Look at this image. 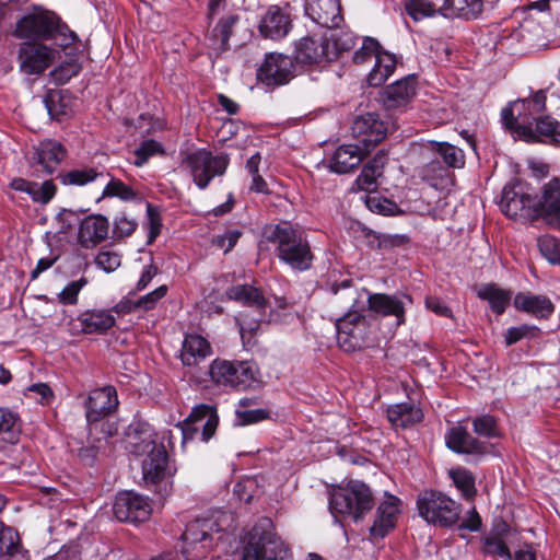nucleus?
I'll return each instance as SVG.
<instances>
[{
	"mask_svg": "<svg viewBox=\"0 0 560 560\" xmlns=\"http://www.w3.org/2000/svg\"><path fill=\"white\" fill-rule=\"evenodd\" d=\"M57 187L52 180H45L42 184L31 182L27 194L32 200L42 205L48 203L56 195Z\"/></svg>",
	"mask_w": 560,
	"mask_h": 560,
	"instance_id": "603ef678",
	"label": "nucleus"
},
{
	"mask_svg": "<svg viewBox=\"0 0 560 560\" xmlns=\"http://www.w3.org/2000/svg\"><path fill=\"white\" fill-rule=\"evenodd\" d=\"M226 296L229 300L241 303L256 313L253 318L246 313L236 318L244 343H250L261 323L277 319V314L273 311L267 314L268 301L261 290L256 287L250 284L232 285L226 290Z\"/></svg>",
	"mask_w": 560,
	"mask_h": 560,
	"instance_id": "7ed1b4c3",
	"label": "nucleus"
},
{
	"mask_svg": "<svg viewBox=\"0 0 560 560\" xmlns=\"http://www.w3.org/2000/svg\"><path fill=\"white\" fill-rule=\"evenodd\" d=\"M373 506V493L362 481L350 480L330 492L329 510L335 517L348 516L359 522Z\"/></svg>",
	"mask_w": 560,
	"mask_h": 560,
	"instance_id": "20e7f679",
	"label": "nucleus"
},
{
	"mask_svg": "<svg viewBox=\"0 0 560 560\" xmlns=\"http://www.w3.org/2000/svg\"><path fill=\"white\" fill-rule=\"evenodd\" d=\"M266 238L276 246L278 258L292 269L307 270L313 254L305 232L299 225L282 221L266 231Z\"/></svg>",
	"mask_w": 560,
	"mask_h": 560,
	"instance_id": "f257e3e1",
	"label": "nucleus"
},
{
	"mask_svg": "<svg viewBox=\"0 0 560 560\" xmlns=\"http://www.w3.org/2000/svg\"><path fill=\"white\" fill-rule=\"evenodd\" d=\"M219 423V417L214 407L210 405H199L195 407L186 420L188 431L192 433L201 432V440L207 442L214 434Z\"/></svg>",
	"mask_w": 560,
	"mask_h": 560,
	"instance_id": "5701e85b",
	"label": "nucleus"
},
{
	"mask_svg": "<svg viewBox=\"0 0 560 560\" xmlns=\"http://www.w3.org/2000/svg\"><path fill=\"white\" fill-rule=\"evenodd\" d=\"M355 39L349 32L332 33L327 37L328 48L335 52V60L341 52L352 49L355 45Z\"/></svg>",
	"mask_w": 560,
	"mask_h": 560,
	"instance_id": "864d4df0",
	"label": "nucleus"
},
{
	"mask_svg": "<svg viewBox=\"0 0 560 560\" xmlns=\"http://www.w3.org/2000/svg\"><path fill=\"white\" fill-rule=\"evenodd\" d=\"M368 302L371 311L383 316H395L397 325L405 323V306L402 301L397 296L384 293H374L369 295Z\"/></svg>",
	"mask_w": 560,
	"mask_h": 560,
	"instance_id": "72a5a7b5",
	"label": "nucleus"
},
{
	"mask_svg": "<svg viewBox=\"0 0 560 560\" xmlns=\"http://www.w3.org/2000/svg\"><path fill=\"white\" fill-rule=\"evenodd\" d=\"M448 474L464 497L471 498L476 494L475 477L468 469L456 467L451 469Z\"/></svg>",
	"mask_w": 560,
	"mask_h": 560,
	"instance_id": "49530a36",
	"label": "nucleus"
},
{
	"mask_svg": "<svg viewBox=\"0 0 560 560\" xmlns=\"http://www.w3.org/2000/svg\"><path fill=\"white\" fill-rule=\"evenodd\" d=\"M381 175L376 174L370 166H363L360 175L358 176L355 183L359 189L364 191H373L377 187V178Z\"/></svg>",
	"mask_w": 560,
	"mask_h": 560,
	"instance_id": "338daca9",
	"label": "nucleus"
},
{
	"mask_svg": "<svg viewBox=\"0 0 560 560\" xmlns=\"http://www.w3.org/2000/svg\"><path fill=\"white\" fill-rule=\"evenodd\" d=\"M20 71L27 75L42 74L54 61V50L42 43L24 42L18 51Z\"/></svg>",
	"mask_w": 560,
	"mask_h": 560,
	"instance_id": "2eb2a0df",
	"label": "nucleus"
},
{
	"mask_svg": "<svg viewBox=\"0 0 560 560\" xmlns=\"http://www.w3.org/2000/svg\"><path fill=\"white\" fill-rule=\"evenodd\" d=\"M294 58L304 65H322L335 60V52L329 50L327 37L305 36L294 46Z\"/></svg>",
	"mask_w": 560,
	"mask_h": 560,
	"instance_id": "a211bd4d",
	"label": "nucleus"
},
{
	"mask_svg": "<svg viewBox=\"0 0 560 560\" xmlns=\"http://www.w3.org/2000/svg\"><path fill=\"white\" fill-rule=\"evenodd\" d=\"M138 194L122 180L112 177L103 189L102 198H119L122 201H131Z\"/></svg>",
	"mask_w": 560,
	"mask_h": 560,
	"instance_id": "09e8293b",
	"label": "nucleus"
},
{
	"mask_svg": "<svg viewBox=\"0 0 560 560\" xmlns=\"http://www.w3.org/2000/svg\"><path fill=\"white\" fill-rule=\"evenodd\" d=\"M79 320L85 334L104 332L115 324V318L108 311H89L83 313Z\"/></svg>",
	"mask_w": 560,
	"mask_h": 560,
	"instance_id": "c03bdc74",
	"label": "nucleus"
},
{
	"mask_svg": "<svg viewBox=\"0 0 560 560\" xmlns=\"http://www.w3.org/2000/svg\"><path fill=\"white\" fill-rule=\"evenodd\" d=\"M482 10V0H444L439 9L445 18H459L467 21L477 19Z\"/></svg>",
	"mask_w": 560,
	"mask_h": 560,
	"instance_id": "f704fd0d",
	"label": "nucleus"
},
{
	"mask_svg": "<svg viewBox=\"0 0 560 560\" xmlns=\"http://www.w3.org/2000/svg\"><path fill=\"white\" fill-rule=\"evenodd\" d=\"M291 16L285 8L270 5L259 22V32L266 38L280 39L291 30Z\"/></svg>",
	"mask_w": 560,
	"mask_h": 560,
	"instance_id": "aec40b11",
	"label": "nucleus"
},
{
	"mask_svg": "<svg viewBox=\"0 0 560 560\" xmlns=\"http://www.w3.org/2000/svg\"><path fill=\"white\" fill-rule=\"evenodd\" d=\"M105 173L97 167L84 166L72 168L58 174L57 178L65 186H84L90 183L104 178Z\"/></svg>",
	"mask_w": 560,
	"mask_h": 560,
	"instance_id": "ea45409f",
	"label": "nucleus"
},
{
	"mask_svg": "<svg viewBox=\"0 0 560 560\" xmlns=\"http://www.w3.org/2000/svg\"><path fill=\"white\" fill-rule=\"evenodd\" d=\"M501 209L510 218L529 217L538 212L536 198L528 194L515 191L508 186L502 191Z\"/></svg>",
	"mask_w": 560,
	"mask_h": 560,
	"instance_id": "b1692460",
	"label": "nucleus"
},
{
	"mask_svg": "<svg viewBox=\"0 0 560 560\" xmlns=\"http://www.w3.org/2000/svg\"><path fill=\"white\" fill-rule=\"evenodd\" d=\"M445 440L447 447L455 453L482 455L488 452V445L486 443L470 435L469 432L460 425L451 428Z\"/></svg>",
	"mask_w": 560,
	"mask_h": 560,
	"instance_id": "c85d7f7f",
	"label": "nucleus"
},
{
	"mask_svg": "<svg viewBox=\"0 0 560 560\" xmlns=\"http://www.w3.org/2000/svg\"><path fill=\"white\" fill-rule=\"evenodd\" d=\"M419 515L429 524L451 527L459 521L460 504L433 490L421 492L417 500Z\"/></svg>",
	"mask_w": 560,
	"mask_h": 560,
	"instance_id": "6e6552de",
	"label": "nucleus"
},
{
	"mask_svg": "<svg viewBox=\"0 0 560 560\" xmlns=\"http://www.w3.org/2000/svg\"><path fill=\"white\" fill-rule=\"evenodd\" d=\"M306 13L317 24L337 28L343 22L340 0H307Z\"/></svg>",
	"mask_w": 560,
	"mask_h": 560,
	"instance_id": "412c9836",
	"label": "nucleus"
},
{
	"mask_svg": "<svg viewBox=\"0 0 560 560\" xmlns=\"http://www.w3.org/2000/svg\"><path fill=\"white\" fill-rule=\"evenodd\" d=\"M120 256L110 250H101L95 257V264L105 272H113L120 266Z\"/></svg>",
	"mask_w": 560,
	"mask_h": 560,
	"instance_id": "69168bd1",
	"label": "nucleus"
},
{
	"mask_svg": "<svg viewBox=\"0 0 560 560\" xmlns=\"http://www.w3.org/2000/svg\"><path fill=\"white\" fill-rule=\"evenodd\" d=\"M511 131L515 138L526 142L540 141L544 143L560 144V125L556 119L549 116L535 119V127H533L532 122L516 125Z\"/></svg>",
	"mask_w": 560,
	"mask_h": 560,
	"instance_id": "f3484780",
	"label": "nucleus"
},
{
	"mask_svg": "<svg viewBox=\"0 0 560 560\" xmlns=\"http://www.w3.org/2000/svg\"><path fill=\"white\" fill-rule=\"evenodd\" d=\"M400 500L395 495H387L377 508L376 516L370 528L371 536L383 538L395 527L398 514L400 513Z\"/></svg>",
	"mask_w": 560,
	"mask_h": 560,
	"instance_id": "393cba45",
	"label": "nucleus"
},
{
	"mask_svg": "<svg viewBox=\"0 0 560 560\" xmlns=\"http://www.w3.org/2000/svg\"><path fill=\"white\" fill-rule=\"evenodd\" d=\"M541 334L539 327L534 325L523 324L516 327H510L504 334V341L506 346H512L522 339H535Z\"/></svg>",
	"mask_w": 560,
	"mask_h": 560,
	"instance_id": "3c124183",
	"label": "nucleus"
},
{
	"mask_svg": "<svg viewBox=\"0 0 560 560\" xmlns=\"http://www.w3.org/2000/svg\"><path fill=\"white\" fill-rule=\"evenodd\" d=\"M427 150L436 155L450 168H462L465 165V154L462 149L447 142H433Z\"/></svg>",
	"mask_w": 560,
	"mask_h": 560,
	"instance_id": "37998d69",
	"label": "nucleus"
},
{
	"mask_svg": "<svg viewBox=\"0 0 560 560\" xmlns=\"http://www.w3.org/2000/svg\"><path fill=\"white\" fill-rule=\"evenodd\" d=\"M514 306L517 311L532 314L541 319H548L555 311L550 299L530 293H517L514 298Z\"/></svg>",
	"mask_w": 560,
	"mask_h": 560,
	"instance_id": "473e14b6",
	"label": "nucleus"
},
{
	"mask_svg": "<svg viewBox=\"0 0 560 560\" xmlns=\"http://www.w3.org/2000/svg\"><path fill=\"white\" fill-rule=\"evenodd\" d=\"M136 228L137 222L133 219L128 218L126 214H120L114 220L113 236L116 238L130 236Z\"/></svg>",
	"mask_w": 560,
	"mask_h": 560,
	"instance_id": "0e129e2a",
	"label": "nucleus"
},
{
	"mask_svg": "<svg viewBox=\"0 0 560 560\" xmlns=\"http://www.w3.org/2000/svg\"><path fill=\"white\" fill-rule=\"evenodd\" d=\"M240 21L237 14H226L222 16L211 32L210 40L213 49L225 51L230 48L229 40L233 33V27Z\"/></svg>",
	"mask_w": 560,
	"mask_h": 560,
	"instance_id": "a19ab883",
	"label": "nucleus"
},
{
	"mask_svg": "<svg viewBox=\"0 0 560 560\" xmlns=\"http://www.w3.org/2000/svg\"><path fill=\"white\" fill-rule=\"evenodd\" d=\"M427 152L429 153L425 156L427 162L419 171L420 177L434 188L445 186L451 179V172L436 155L428 150Z\"/></svg>",
	"mask_w": 560,
	"mask_h": 560,
	"instance_id": "e433bc0d",
	"label": "nucleus"
},
{
	"mask_svg": "<svg viewBox=\"0 0 560 560\" xmlns=\"http://www.w3.org/2000/svg\"><path fill=\"white\" fill-rule=\"evenodd\" d=\"M396 58L394 55L380 49L375 59V65L368 75V83L371 86L382 85L396 68Z\"/></svg>",
	"mask_w": 560,
	"mask_h": 560,
	"instance_id": "79ce46f5",
	"label": "nucleus"
},
{
	"mask_svg": "<svg viewBox=\"0 0 560 560\" xmlns=\"http://www.w3.org/2000/svg\"><path fill=\"white\" fill-rule=\"evenodd\" d=\"M20 548V539L18 533L11 528L0 524V558L9 560Z\"/></svg>",
	"mask_w": 560,
	"mask_h": 560,
	"instance_id": "de8ad7c7",
	"label": "nucleus"
},
{
	"mask_svg": "<svg viewBox=\"0 0 560 560\" xmlns=\"http://www.w3.org/2000/svg\"><path fill=\"white\" fill-rule=\"evenodd\" d=\"M538 247L541 255L552 265L560 264V244L551 235H544L538 238Z\"/></svg>",
	"mask_w": 560,
	"mask_h": 560,
	"instance_id": "5fc2aeb1",
	"label": "nucleus"
},
{
	"mask_svg": "<svg viewBox=\"0 0 560 560\" xmlns=\"http://www.w3.org/2000/svg\"><path fill=\"white\" fill-rule=\"evenodd\" d=\"M156 438L158 434L148 423L131 425L128 434V450L137 456H143L163 445L158 443Z\"/></svg>",
	"mask_w": 560,
	"mask_h": 560,
	"instance_id": "c756f323",
	"label": "nucleus"
},
{
	"mask_svg": "<svg viewBox=\"0 0 560 560\" xmlns=\"http://www.w3.org/2000/svg\"><path fill=\"white\" fill-rule=\"evenodd\" d=\"M113 513L119 522L142 523L150 518L152 504L148 498L137 492L124 491L116 495Z\"/></svg>",
	"mask_w": 560,
	"mask_h": 560,
	"instance_id": "9b49d317",
	"label": "nucleus"
},
{
	"mask_svg": "<svg viewBox=\"0 0 560 560\" xmlns=\"http://www.w3.org/2000/svg\"><path fill=\"white\" fill-rule=\"evenodd\" d=\"M242 560H291L284 541L271 529L269 520L254 526L242 549Z\"/></svg>",
	"mask_w": 560,
	"mask_h": 560,
	"instance_id": "423d86ee",
	"label": "nucleus"
},
{
	"mask_svg": "<svg viewBox=\"0 0 560 560\" xmlns=\"http://www.w3.org/2000/svg\"><path fill=\"white\" fill-rule=\"evenodd\" d=\"M340 290L346 291V304L350 306V311L336 323L337 341L345 351H354L362 348L365 342L364 332L366 320L364 316L352 310L359 293L357 290L350 288V281L346 280L340 287L332 288L335 295H337Z\"/></svg>",
	"mask_w": 560,
	"mask_h": 560,
	"instance_id": "0eeeda50",
	"label": "nucleus"
},
{
	"mask_svg": "<svg viewBox=\"0 0 560 560\" xmlns=\"http://www.w3.org/2000/svg\"><path fill=\"white\" fill-rule=\"evenodd\" d=\"M21 435V419L11 409L0 407V440L15 444Z\"/></svg>",
	"mask_w": 560,
	"mask_h": 560,
	"instance_id": "a18cd8bd",
	"label": "nucleus"
},
{
	"mask_svg": "<svg viewBox=\"0 0 560 560\" xmlns=\"http://www.w3.org/2000/svg\"><path fill=\"white\" fill-rule=\"evenodd\" d=\"M380 49L381 46L376 39L372 37H366L363 40L362 46L354 51L352 58L353 62L357 65H362L370 61L373 58L376 59Z\"/></svg>",
	"mask_w": 560,
	"mask_h": 560,
	"instance_id": "6e6d98bb",
	"label": "nucleus"
},
{
	"mask_svg": "<svg viewBox=\"0 0 560 560\" xmlns=\"http://www.w3.org/2000/svg\"><path fill=\"white\" fill-rule=\"evenodd\" d=\"M88 280L80 278L77 281H72L66 285V288L58 294V300L63 305H73L78 302V295L80 291L85 287Z\"/></svg>",
	"mask_w": 560,
	"mask_h": 560,
	"instance_id": "052dcab7",
	"label": "nucleus"
},
{
	"mask_svg": "<svg viewBox=\"0 0 560 560\" xmlns=\"http://www.w3.org/2000/svg\"><path fill=\"white\" fill-rule=\"evenodd\" d=\"M67 151L62 144L55 140H46L38 144L32 156V165L40 166L45 174H52L61 161L66 158Z\"/></svg>",
	"mask_w": 560,
	"mask_h": 560,
	"instance_id": "bb28decb",
	"label": "nucleus"
},
{
	"mask_svg": "<svg viewBox=\"0 0 560 560\" xmlns=\"http://www.w3.org/2000/svg\"><path fill=\"white\" fill-rule=\"evenodd\" d=\"M405 9L407 14L416 22L433 16L436 12L433 0H407Z\"/></svg>",
	"mask_w": 560,
	"mask_h": 560,
	"instance_id": "8fccbe9b",
	"label": "nucleus"
},
{
	"mask_svg": "<svg viewBox=\"0 0 560 560\" xmlns=\"http://www.w3.org/2000/svg\"><path fill=\"white\" fill-rule=\"evenodd\" d=\"M477 295L479 299L488 301L490 308L498 315L504 313L512 299L511 291L501 289L493 283L481 285Z\"/></svg>",
	"mask_w": 560,
	"mask_h": 560,
	"instance_id": "58836bf2",
	"label": "nucleus"
},
{
	"mask_svg": "<svg viewBox=\"0 0 560 560\" xmlns=\"http://www.w3.org/2000/svg\"><path fill=\"white\" fill-rule=\"evenodd\" d=\"M226 515L196 518L189 522L182 534L183 555L187 560H199L212 549L215 540L221 538L222 522Z\"/></svg>",
	"mask_w": 560,
	"mask_h": 560,
	"instance_id": "39448f33",
	"label": "nucleus"
},
{
	"mask_svg": "<svg viewBox=\"0 0 560 560\" xmlns=\"http://www.w3.org/2000/svg\"><path fill=\"white\" fill-rule=\"evenodd\" d=\"M109 221L102 214H90L82 219L78 228V243L86 249L100 245L108 237Z\"/></svg>",
	"mask_w": 560,
	"mask_h": 560,
	"instance_id": "6ab92c4d",
	"label": "nucleus"
},
{
	"mask_svg": "<svg viewBox=\"0 0 560 560\" xmlns=\"http://www.w3.org/2000/svg\"><path fill=\"white\" fill-rule=\"evenodd\" d=\"M547 96L544 91H538L532 98L518 100L511 107L502 109L501 118L506 129L512 130L516 125L530 124L529 119H537L536 115L546 109Z\"/></svg>",
	"mask_w": 560,
	"mask_h": 560,
	"instance_id": "4468645a",
	"label": "nucleus"
},
{
	"mask_svg": "<svg viewBox=\"0 0 560 560\" xmlns=\"http://www.w3.org/2000/svg\"><path fill=\"white\" fill-rule=\"evenodd\" d=\"M211 380L220 386L247 388L257 381V369L246 361L214 360L210 364Z\"/></svg>",
	"mask_w": 560,
	"mask_h": 560,
	"instance_id": "9d476101",
	"label": "nucleus"
},
{
	"mask_svg": "<svg viewBox=\"0 0 560 560\" xmlns=\"http://www.w3.org/2000/svg\"><path fill=\"white\" fill-rule=\"evenodd\" d=\"M25 395L34 397L40 405L49 406L55 400V394L46 383H35L28 386Z\"/></svg>",
	"mask_w": 560,
	"mask_h": 560,
	"instance_id": "bf43d9fd",
	"label": "nucleus"
},
{
	"mask_svg": "<svg viewBox=\"0 0 560 560\" xmlns=\"http://www.w3.org/2000/svg\"><path fill=\"white\" fill-rule=\"evenodd\" d=\"M14 36L20 39L36 42L54 40L59 47L72 45L77 35L54 12L34 9L16 22Z\"/></svg>",
	"mask_w": 560,
	"mask_h": 560,
	"instance_id": "f03ea898",
	"label": "nucleus"
},
{
	"mask_svg": "<svg viewBox=\"0 0 560 560\" xmlns=\"http://www.w3.org/2000/svg\"><path fill=\"white\" fill-rule=\"evenodd\" d=\"M183 165L189 172L198 188L205 189L214 176H221L225 173L229 158L226 155L214 156L206 149H199L187 154Z\"/></svg>",
	"mask_w": 560,
	"mask_h": 560,
	"instance_id": "1a4fd4ad",
	"label": "nucleus"
},
{
	"mask_svg": "<svg viewBox=\"0 0 560 560\" xmlns=\"http://www.w3.org/2000/svg\"><path fill=\"white\" fill-rule=\"evenodd\" d=\"M81 67L74 61L61 63L55 68L50 75L52 80L58 84L67 83L71 78L75 77L80 72Z\"/></svg>",
	"mask_w": 560,
	"mask_h": 560,
	"instance_id": "680f3d73",
	"label": "nucleus"
},
{
	"mask_svg": "<svg viewBox=\"0 0 560 560\" xmlns=\"http://www.w3.org/2000/svg\"><path fill=\"white\" fill-rule=\"evenodd\" d=\"M160 152H163V148L160 142L152 139L145 140L135 150L136 160L133 164L140 167L147 163L150 156Z\"/></svg>",
	"mask_w": 560,
	"mask_h": 560,
	"instance_id": "13d9d810",
	"label": "nucleus"
},
{
	"mask_svg": "<svg viewBox=\"0 0 560 560\" xmlns=\"http://www.w3.org/2000/svg\"><path fill=\"white\" fill-rule=\"evenodd\" d=\"M256 75L258 82L268 88L284 85L294 77V62L287 55L267 54Z\"/></svg>",
	"mask_w": 560,
	"mask_h": 560,
	"instance_id": "f8f14e48",
	"label": "nucleus"
},
{
	"mask_svg": "<svg viewBox=\"0 0 560 560\" xmlns=\"http://www.w3.org/2000/svg\"><path fill=\"white\" fill-rule=\"evenodd\" d=\"M538 212L560 221V179L553 178L544 186L542 196L536 201Z\"/></svg>",
	"mask_w": 560,
	"mask_h": 560,
	"instance_id": "4c0bfd02",
	"label": "nucleus"
},
{
	"mask_svg": "<svg viewBox=\"0 0 560 560\" xmlns=\"http://www.w3.org/2000/svg\"><path fill=\"white\" fill-rule=\"evenodd\" d=\"M212 353L209 341L200 335H187L183 341L180 360L185 366H197Z\"/></svg>",
	"mask_w": 560,
	"mask_h": 560,
	"instance_id": "7c9ffc66",
	"label": "nucleus"
},
{
	"mask_svg": "<svg viewBox=\"0 0 560 560\" xmlns=\"http://www.w3.org/2000/svg\"><path fill=\"white\" fill-rule=\"evenodd\" d=\"M369 153L360 144H343L336 149L329 160V170L337 174L352 172Z\"/></svg>",
	"mask_w": 560,
	"mask_h": 560,
	"instance_id": "cd10ccee",
	"label": "nucleus"
},
{
	"mask_svg": "<svg viewBox=\"0 0 560 560\" xmlns=\"http://www.w3.org/2000/svg\"><path fill=\"white\" fill-rule=\"evenodd\" d=\"M119 401L114 386H104L90 392L85 401V417L90 432L97 429L98 423L116 411Z\"/></svg>",
	"mask_w": 560,
	"mask_h": 560,
	"instance_id": "ddd939ff",
	"label": "nucleus"
},
{
	"mask_svg": "<svg viewBox=\"0 0 560 560\" xmlns=\"http://www.w3.org/2000/svg\"><path fill=\"white\" fill-rule=\"evenodd\" d=\"M241 235L242 232L240 230H228L223 234L217 235L213 238V245H215L219 248H222L223 252L226 254L235 246Z\"/></svg>",
	"mask_w": 560,
	"mask_h": 560,
	"instance_id": "774afa93",
	"label": "nucleus"
},
{
	"mask_svg": "<svg viewBox=\"0 0 560 560\" xmlns=\"http://www.w3.org/2000/svg\"><path fill=\"white\" fill-rule=\"evenodd\" d=\"M415 75H408L388 85L382 93V102L386 109L405 108L416 95Z\"/></svg>",
	"mask_w": 560,
	"mask_h": 560,
	"instance_id": "4be33fe9",
	"label": "nucleus"
},
{
	"mask_svg": "<svg viewBox=\"0 0 560 560\" xmlns=\"http://www.w3.org/2000/svg\"><path fill=\"white\" fill-rule=\"evenodd\" d=\"M352 133L359 139L361 148L370 151L383 141L387 133V125L375 113L358 116L352 124Z\"/></svg>",
	"mask_w": 560,
	"mask_h": 560,
	"instance_id": "dca6fc26",
	"label": "nucleus"
},
{
	"mask_svg": "<svg viewBox=\"0 0 560 560\" xmlns=\"http://www.w3.org/2000/svg\"><path fill=\"white\" fill-rule=\"evenodd\" d=\"M510 535V526L505 522L498 523L483 538V552L505 560H512V553L508 546Z\"/></svg>",
	"mask_w": 560,
	"mask_h": 560,
	"instance_id": "2f4dec72",
	"label": "nucleus"
},
{
	"mask_svg": "<svg viewBox=\"0 0 560 560\" xmlns=\"http://www.w3.org/2000/svg\"><path fill=\"white\" fill-rule=\"evenodd\" d=\"M236 415V423L240 425H247L260 422L269 418V412L266 409H250V410H241L237 409L235 411Z\"/></svg>",
	"mask_w": 560,
	"mask_h": 560,
	"instance_id": "e2e57ef3",
	"label": "nucleus"
},
{
	"mask_svg": "<svg viewBox=\"0 0 560 560\" xmlns=\"http://www.w3.org/2000/svg\"><path fill=\"white\" fill-rule=\"evenodd\" d=\"M144 455L142 474L147 482L158 483L174 474V469L168 464V456L164 445Z\"/></svg>",
	"mask_w": 560,
	"mask_h": 560,
	"instance_id": "a878e982",
	"label": "nucleus"
},
{
	"mask_svg": "<svg viewBox=\"0 0 560 560\" xmlns=\"http://www.w3.org/2000/svg\"><path fill=\"white\" fill-rule=\"evenodd\" d=\"M474 432L483 438H495L499 435L497 421L492 416L485 415L472 421Z\"/></svg>",
	"mask_w": 560,
	"mask_h": 560,
	"instance_id": "4d7b16f0",
	"label": "nucleus"
},
{
	"mask_svg": "<svg viewBox=\"0 0 560 560\" xmlns=\"http://www.w3.org/2000/svg\"><path fill=\"white\" fill-rule=\"evenodd\" d=\"M423 418L421 409L410 402H401L389 406L387 419L395 428H409L419 423Z\"/></svg>",
	"mask_w": 560,
	"mask_h": 560,
	"instance_id": "c9c22d12",
	"label": "nucleus"
}]
</instances>
